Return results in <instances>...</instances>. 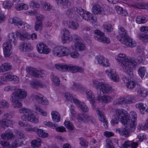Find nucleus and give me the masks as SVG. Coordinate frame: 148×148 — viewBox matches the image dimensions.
<instances>
[{
	"mask_svg": "<svg viewBox=\"0 0 148 148\" xmlns=\"http://www.w3.org/2000/svg\"><path fill=\"white\" fill-rule=\"evenodd\" d=\"M18 37L15 34L12 32L8 36V40H6L3 45V54L5 57H9L12 53V46L11 44L13 41L14 45L17 43V40Z\"/></svg>",
	"mask_w": 148,
	"mask_h": 148,
	"instance_id": "nucleus-1",
	"label": "nucleus"
},
{
	"mask_svg": "<svg viewBox=\"0 0 148 148\" xmlns=\"http://www.w3.org/2000/svg\"><path fill=\"white\" fill-rule=\"evenodd\" d=\"M118 62L121 63V66L125 72L130 71V69L135 68L136 63L134 61L125 57L124 54L120 53L115 58Z\"/></svg>",
	"mask_w": 148,
	"mask_h": 148,
	"instance_id": "nucleus-2",
	"label": "nucleus"
},
{
	"mask_svg": "<svg viewBox=\"0 0 148 148\" xmlns=\"http://www.w3.org/2000/svg\"><path fill=\"white\" fill-rule=\"evenodd\" d=\"M119 33V36H118L117 39L121 43L130 47L136 46L135 41L127 35V32L124 28L120 27Z\"/></svg>",
	"mask_w": 148,
	"mask_h": 148,
	"instance_id": "nucleus-3",
	"label": "nucleus"
},
{
	"mask_svg": "<svg viewBox=\"0 0 148 148\" xmlns=\"http://www.w3.org/2000/svg\"><path fill=\"white\" fill-rule=\"evenodd\" d=\"M20 113L23 114L22 119L23 121H27L34 123L38 122V118L34 115L32 110L27 108H23L19 110Z\"/></svg>",
	"mask_w": 148,
	"mask_h": 148,
	"instance_id": "nucleus-4",
	"label": "nucleus"
},
{
	"mask_svg": "<svg viewBox=\"0 0 148 148\" xmlns=\"http://www.w3.org/2000/svg\"><path fill=\"white\" fill-rule=\"evenodd\" d=\"M55 66L57 69L61 71H69L73 73L77 72L82 73L84 71V70L82 67L73 66V65L56 64L55 65Z\"/></svg>",
	"mask_w": 148,
	"mask_h": 148,
	"instance_id": "nucleus-5",
	"label": "nucleus"
},
{
	"mask_svg": "<svg viewBox=\"0 0 148 148\" xmlns=\"http://www.w3.org/2000/svg\"><path fill=\"white\" fill-rule=\"evenodd\" d=\"M136 99L135 97L132 95H128L125 97H120L113 102L114 105L130 104L134 103Z\"/></svg>",
	"mask_w": 148,
	"mask_h": 148,
	"instance_id": "nucleus-6",
	"label": "nucleus"
},
{
	"mask_svg": "<svg viewBox=\"0 0 148 148\" xmlns=\"http://www.w3.org/2000/svg\"><path fill=\"white\" fill-rule=\"evenodd\" d=\"M95 33L96 35L94 37L95 38L100 42L103 43L109 44L110 43V41L109 38L104 36V34L101 32L99 30L95 31Z\"/></svg>",
	"mask_w": 148,
	"mask_h": 148,
	"instance_id": "nucleus-7",
	"label": "nucleus"
},
{
	"mask_svg": "<svg viewBox=\"0 0 148 148\" xmlns=\"http://www.w3.org/2000/svg\"><path fill=\"white\" fill-rule=\"evenodd\" d=\"M61 32L62 40L63 43H66L67 41H70L72 40L73 37L70 35V32L69 30L64 28L62 30Z\"/></svg>",
	"mask_w": 148,
	"mask_h": 148,
	"instance_id": "nucleus-8",
	"label": "nucleus"
},
{
	"mask_svg": "<svg viewBox=\"0 0 148 148\" xmlns=\"http://www.w3.org/2000/svg\"><path fill=\"white\" fill-rule=\"evenodd\" d=\"M105 73L114 82H116L119 81V77L115 70L111 69H107L105 71Z\"/></svg>",
	"mask_w": 148,
	"mask_h": 148,
	"instance_id": "nucleus-9",
	"label": "nucleus"
},
{
	"mask_svg": "<svg viewBox=\"0 0 148 148\" xmlns=\"http://www.w3.org/2000/svg\"><path fill=\"white\" fill-rule=\"evenodd\" d=\"M27 96L26 92L24 90L21 89H17L15 92L12 93L11 95V96L19 99H24Z\"/></svg>",
	"mask_w": 148,
	"mask_h": 148,
	"instance_id": "nucleus-10",
	"label": "nucleus"
},
{
	"mask_svg": "<svg viewBox=\"0 0 148 148\" xmlns=\"http://www.w3.org/2000/svg\"><path fill=\"white\" fill-rule=\"evenodd\" d=\"M123 82L126 84L127 87L129 89H132L135 87L137 82L133 78L130 79L126 76H123L122 78Z\"/></svg>",
	"mask_w": 148,
	"mask_h": 148,
	"instance_id": "nucleus-11",
	"label": "nucleus"
},
{
	"mask_svg": "<svg viewBox=\"0 0 148 148\" xmlns=\"http://www.w3.org/2000/svg\"><path fill=\"white\" fill-rule=\"evenodd\" d=\"M73 101L77 107L84 112H87L89 111V109L88 107L84 103L80 101L76 98H73Z\"/></svg>",
	"mask_w": 148,
	"mask_h": 148,
	"instance_id": "nucleus-12",
	"label": "nucleus"
},
{
	"mask_svg": "<svg viewBox=\"0 0 148 148\" xmlns=\"http://www.w3.org/2000/svg\"><path fill=\"white\" fill-rule=\"evenodd\" d=\"M126 2L128 5L134 8H137L142 9H148V4L146 5L143 3H129V0H124Z\"/></svg>",
	"mask_w": 148,
	"mask_h": 148,
	"instance_id": "nucleus-13",
	"label": "nucleus"
},
{
	"mask_svg": "<svg viewBox=\"0 0 148 148\" xmlns=\"http://www.w3.org/2000/svg\"><path fill=\"white\" fill-rule=\"evenodd\" d=\"M130 114L132 118L131 120L132 122H129L130 123H129V124L130 125V127L131 128V132H132L134 131L135 130V127L136 124V121L137 119V115L136 112L134 111H131Z\"/></svg>",
	"mask_w": 148,
	"mask_h": 148,
	"instance_id": "nucleus-14",
	"label": "nucleus"
},
{
	"mask_svg": "<svg viewBox=\"0 0 148 148\" xmlns=\"http://www.w3.org/2000/svg\"><path fill=\"white\" fill-rule=\"evenodd\" d=\"M37 49L38 52L40 53L47 54L50 52V50L45 45L41 43L37 45Z\"/></svg>",
	"mask_w": 148,
	"mask_h": 148,
	"instance_id": "nucleus-15",
	"label": "nucleus"
},
{
	"mask_svg": "<svg viewBox=\"0 0 148 148\" xmlns=\"http://www.w3.org/2000/svg\"><path fill=\"white\" fill-rule=\"evenodd\" d=\"M103 93L108 94L111 93L113 91L112 87L107 84L103 83L99 90Z\"/></svg>",
	"mask_w": 148,
	"mask_h": 148,
	"instance_id": "nucleus-16",
	"label": "nucleus"
},
{
	"mask_svg": "<svg viewBox=\"0 0 148 148\" xmlns=\"http://www.w3.org/2000/svg\"><path fill=\"white\" fill-rule=\"evenodd\" d=\"M19 49L21 51H28L32 49V47L31 46V44L28 42H22L20 44Z\"/></svg>",
	"mask_w": 148,
	"mask_h": 148,
	"instance_id": "nucleus-17",
	"label": "nucleus"
},
{
	"mask_svg": "<svg viewBox=\"0 0 148 148\" xmlns=\"http://www.w3.org/2000/svg\"><path fill=\"white\" fill-rule=\"evenodd\" d=\"M82 17L85 20L90 21L92 23H95L96 21V18L94 17L90 13L86 11Z\"/></svg>",
	"mask_w": 148,
	"mask_h": 148,
	"instance_id": "nucleus-18",
	"label": "nucleus"
},
{
	"mask_svg": "<svg viewBox=\"0 0 148 148\" xmlns=\"http://www.w3.org/2000/svg\"><path fill=\"white\" fill-rule=\"evenodd\" d=\"M97 99L99 101L106 103L110 102L112 100V98L108 95H104L102 96L100 95H98Z\"/></svg>",
	"mask_w": 148,
	"mask_h": 148,
	"instance_id": "nucleus-19",
	"label": "nucleus"
},
{
	"mask_svg": "<svg viewBox=\"0 0 148 148\" xmlns=\"http://www.w3.org/2000/svg\"><path fill=\"white\" fill-rule=\"evenodd\" d=\"M27 72L33 77H38V75L40 72L39 70L37 69L28 67L26 69Z\"/></svg>",
	"mask_w": 148,
	"mask_h": 148,
	"instance_id": "nucleus-20",
	"label": "nucleus"
},
{
	"mask_svg": "<svg viewBox=\"0 0 148 148\" xmlns=\"http://www.w3.org/2000/svg\"><path fill=\"white\" fill-rule=\"evenodd\" d=\"M14 122L11 119H2L0 121V125L3 127H8L12 126Z\"/></svg>",
	"mask_w": 148,
	"mask_h": 148,
	"instance_id": "nucleus-21",
	"label": "nucleus"
},
{
	"mask_svg": "<svg viewBox=\"0 0 148 148\" xmlns=\"http://www.w3.org/2000/svg\"><path fill=\"white\" fill-rule=\"evenodd\" d=\"M96 111L97 112L98 115L99 116V120L101 122H103L104 125L106 127H107V121L106 120L105 118L104 113L102 112H101L99 110V109L97 108L96 109Z\"/></svg>",
	"mask_w": 148,
	"mask_h": 148,
	"instance_id": "nucleus-22",
	"label": "nucleus"
},
{
	"mask_svg": "<svg viewBox=\"0 0 148 148\" xmlns=\"http://www.w3.org/2000/svg\"><path fill=\"white\" fill-rule=\"evenodd\" d=\"M19 99L15 98L12 96H11L10 100L12 101V105L13 107L16 108H20L22 107V104L19 101Z\"/></svg>",
	"mask_w": 148,
	"mask_h": 148,
	"instance_id": "nucleus-23",
	"label": "nucleus"
},
{
	"mask_svg": "<svg viewBox=\"0 0 148 148\" xmlns=\"http://www.w3.org/2000/svg\"><path fill=\"white\" fill-rule=\"evenodd\" d=\"M136 107L139 109L140 113L142 114H144L145 112H148V108H146L147 107L145 104L141 103H138L136 104Z\"/></svg>",
	"mask_w": 148,
	"mask_h": 148,
	"instance_id": "nucleus-24",
	"label": "nucleus"
},
{
	"mask_svg": "<svg viewBox=\"0 0 148 148\" xmlns=\"http://www.w3.org/2000/svg\"><path fill=\"white\" fill-rule=\"evenodd\" d=\"M120 120L123 124L124 125H127L128 127H129L130 131L131 132V128L130 127V124H129V123H130L129 122L131 123L132 122L131 120L129 119V115L125 114L122 117H121Z\"/></svg>",
	"mask_w": 148,
	"mask_h": 148,
	"instance_id": "nucleus-25",
	"label": "nucleus"
},
{
	"mask_svg": "<svg viewBox=\"0 0 148 148\" xmlns=\"http://www.w3.org/2000/svg\"><path fill=\"white\" fill-rule=\"evenodd\" d=\"M16 34L17 37L22 40L29 39L30 37L29 34L28 33H23L20 31H16Z\"/></svg>",
	"mask_w": 148,
	"mask_h": 148,
	"instance_id": "nucleus-26",
	"label": "nucleus"
},
{
	"mask_svg": "<svg viewBox=\"0 0 148 148\" xmlns=\"http://www.w3.org/2000/svg\"><path fill=\"white\" fill-rule=\"evenodd\" d=\"M14 136L12 132L6 131L5 132L1 135V137L3 140H9L14 138Z\"/></svg>",
	"mask_w": 148,
	"mask_h": 148,
	"instance_id": "nucleus-27",
	"label": "nucleus"
},
{
	"mask_svg": "<svg viewBox=\"0 0 148 148\" xmlns=\"http://www.w3.org/2000/svg\"><path fill=\"white\" fill-rule=\"evenodd\" d=\"M92 12L95 14H104L103 8L99 5H96L93 6L92 9Z\"/></svg>",
	"mask_w": 148,
	"mask_h": 148,
	"instance_id": "nucleus-28",
	"label": "nucleus"
},
{
	"mask_svg": "<svg viewBox=\"0 0 148 148\" xmlns=\"http://www.w3.org/2000/svg\"><path fill=\"white\" fill-rule=\"evenodd\" d=\"M116 131L120 135L126 137H128L130 133V132L124 128L117 129Z\"/></svg>",
	"mask_w": 148,
	"mask_h": 148,
	"instance_id": "nucleus-29",
	"label": "nucleus"
},
{
	"mask_svg": "<svg viewBox=\"0 0 148 148\" xmlns=\"http://www.w3.org/2000/svg\"><path fill=\"white\" fill-rule=\"evenodd\" d=\"M127 114V112L123 109L117 108L116 110L115 116L118 117L120 119L121 117Z\"/></svg>",
	"mask_w": 148,
	"mask_h": 148,
	"instance_id": "nucleus-30",
	"label": "nucleus"
},
{
	"mask_svg": "<svg viewBox=\"0 0 148 148\" xmlns=\"http://www.w3.org/2000/svg\"><path fill=\"white\" fill-rule=\"evenodd\" d=\"M74 45L75 48L79 51H83L85 49V45L80 40L76 41Z\"/></svg>",
	"mask_w": 148,
	"mask_h": 148,
	"instance_id": "nucleus-31",
	"label": "nucleus"
},
{
	"mask_svg": "<svg viewBox=\"0 0 148 148\" xmlns=\"http://www.w3.org/2000/svg\"><path fill=\"white\" fill-rule=\"evenodd\" d=\"M30 97L33 99H35L36 101L39 103L42 102V96L39 93L34 92L31 94Z\"/></svg>",
	"mask_w": 148,
	"mask_h": 148,
	"instance_id": "nucleus-32",
	"label": "nucleus"
},
{
	"mask_svg": "<svg viewBox=\"0 0 148 148\" xmlns=\"http://www.w3.org/2000/svg\"><path fill=\"white\" fill-rule=\"evenodd\" d=\"M53 121L58 122L60 120V117L59 114L56 111H52L51 113Z\"/></svg>",
	"mask_w": 148,
	"mask_h": 148,
	"instance_id": "nucleus-33",
	"label": "nucleus"
},
{
	"mask_svg": "<svg viewBox=\"0 0 148 148\" xmlns=\"http://www.w3.org/2000/svg\"><path fill=\"white\" fill-rule=\"evenodd\" d=\"M138 72L139 75L142 79L145 76L146 78L148 77V74L146 72V69L145 67H139L138 70Z\"/></svg>",
	"mask_w": 148,
	"mask_h": 148,
	"instance_id": "nucleus-34",
	"label": "nucleus"
},
{
	"mask_svg": "<svg viewBox=\"0 0 148 148\" xmlns=\"http://www.w3.org/2000/svg\"><path fill=\"white\" fill-rule=\"evenodd\" d=\"M9 20L11 21V23H13L14 25H17L19 28L21 27V24L22 22V20L20 18L15 17L13 18L10 19Z\"/></svg>",
	"mask_w": 148,
	"mask_h": 148,
	"instance_id": "nucleus-35",
	"label": "nucleus"
},
{
	"mask_svg": "<svg viewBox=\"0 0 148 148\" xmlns=\"http://www.w3.org/2000/svg\"><path fill=\"white\" fill-rule=\"evenodd\" d=\"M23 144V142L22 139L17 138L15 140L14 142L11 144L12 147H11L10 148L17 147L21 146Z\"/></svg>",
	"mask_w": 148,
	"mask_h": 148,
	"instance_id": "nucleus-36",
	"label": "nucleus"
},
{
	"mask_svg": "<svg viewBox=\"0 0 148 148\" xmlns=\"http://www.w3.org/2000/svg\"><path fill=\"white\" fill-rule=\"evenodd\" d=\"M36 132L38 136L41 138H45L47 137L48 135L47 133H46L42 129H38L36 127V130L35 131Z\"/></svg>",
	"mask_w": 148,
	"mask_h": 148,
	"instance_id": "nucleus-37",
	"label": "nucleus"
},
{
	"mask_svg": "<svg viewBox=\"0 0 148 148\" xmlns=\"http://www.w3.org/2000/svg\"><path fill=\"white\" fill-rule=\"evenodd\" d=\"M103 83L102 82H99L97 80L93 79L91 85L97 90H99Z\"/></svg>",
	"mask_w": 148,
	"mask_h": 148,
	"instance_id": "nucleus-38",
	"label": "nucleus"
},
{
	"mask_svg": "<svg viewBox=\"0 0 148 148\" xmlns=\"http://www.w3.org/2000/svg\"><path fill=\"white\" fill-rule=\"evenodd\" d=\"M86 96L88 100L90 101L93 102L95 99L94 94L91 90H87L86 91Z\"/></svg>",
	"mask_w": 148,
	"mask_h": 148,
	"instance_id": "nucleus-39",
	"label": "nucleus"
},
{
	"mask_svg": "<svg viewBox=\"0 0 148 148\" xmlns=\"http://www.w3.org/2000/svg\"><path fill=\"white\" fill-rule=\"evenodd\" d=\"M61 46H57L55 47L53 50V54L58 57L62 56Z\"/></svg>",
	"mask_w": 148,
	"mask_h": 148,
	"instance_id": "nucleus-40",
	"label": "nucleus"
},
{
	"mask_svg": "<svg viewBox=\"0 0 148 148\" xmlns=\"http://www.w3.org/2000/svg\"><path fill=\"white\" fill-rule=\"evenodd\" d=\"M32 87L33 88H36L38 87H43V85L42 82L36 80L31 81L30 83Z\"/></svg>",
	"mask_w": 148,
	"mask_h": 148,
	"instance_id": "nucleus-41",
	"label": "nucleus"
},
{
	"mask_svg": "<svg viewBox=\"0 0 148 148\" xmlns=\"http://www.w3.org/2000/svg\"><path fill=\"white\" fill-rule=\"evenodd\" d=\"M138 94L140 96L145 97L147 95V90L144 88H141L138 90Z\"/></svg>",
	"mask_w": 148,
	"mask_h": 148,
	"instance_id": "nucleus-42",
	"label": "nucleus"
},
{
	"mask_svg": "<svg viewBox=\"0 0 148 148\" xmlns=\"http://www.w3.org/2000/svg\"><path fill=\"white\" fill-rule=\"evenodd\" d=\"M15 8L18 10H27L28 9V6L26 4L22 3H19L16 5Z\"/></svg>",
	"mask_w": 148,
	"mask_h": 148,
	"instance_id": "nucleus-43",
	"label": "nucleus"
},
{
	"mask_svg": "<svg viewBox=\"0 0 148 148\" xmlns=\"http://www.w3.org/2000/svg\"><path fill=\"white\" fill-rule=\"evenodd\" d=\"M43 27L42 21H36L34 25V29L36 31H40L42 29Z\"/></svg>",
	"mask_w": 148,
	"mask_h": 148,
	"instance_id": "nucleus-44",
	"label": "nucleus"
},
{
	"mask_svg": "<svg viewBox=\"0 0 148 148\" xmlns=\"http://www.w3.org/2000/svg\"><path fill=\"white\" fill-rule=\"evenodd\" d=\"M50 76L54 85L55 86H58L60 84V81L58 77L54 75L53 73H52Z\"/></svg>",
	"mask_w": 148,
	"mask_h": 148,
	"instance_id": "nucleus-45",
	"label": "nucleus"
},
{
	"mask_svg": "<svg viewBox=\"0 0 148 148\" xmlns=\"http://www.w3.org/2000/svg\"><path fill=\"white\" fill-rule=\"evenodd\" d=\"M114 8L118 13L125 16L127 14V12L121 7L118 6H115Z\"/></svg>",
	"mask_w": 148,
	"mask_h": 148,
	"instance_id": "nucleus-46",
	"label": "nucleus"
},
{
	"mask_svg": "<svg viewBox=\"0 0 148 148\" xmlns=\"http://www.w3.org/2000/svg\"><path fill=\"white\" fill-rule=\"evenodd\" d=\"M21 24V27L19 28L21 29L26 31L30 29L32 27L31 25L25 22L22 21Z\"/></svg>",
	"mask_w": 148,
	"mask_h": 148,
	"instance_id": "nucleus-47",
	"label": "nucleus"
},
{
	"mask_svg": "<svg viewBox=\"0 0 148 148\" xmlns=\"http://www.w3.org/2000/svg\"><path fill=\"white\" fill-rule=\"evenodd\" d=\"M138 38L143 42H148V34L141 33L138 34Z\"/></svg>",
	"mask_w": 148,
	"mask_h": 148,
	"instance_id": "nucleus-48",
	"label": "nucleus"
},
{
	"mask_svg": "<svg viewBox=\"0 0 148 148\" xmlns=\"http://www.w3.org/2000/svg\"><path fill=\"white\" fill-rule=\"evenodd\" d=\"M41 140L39 138L32 141L31 142V145L33 147H38L41 145Z\"/></svg>",
	"mask_w": 148,
	"mask_h": 148,
	"instance_id": "nucleus-49",
	"label": "nucleus"
},
{
	"mask_svg": "<svg viewBox=\"0 0 148 148\" xmlns=\"http://www.w3.org/2000/svg\"><path fill=\"white\" fill-rule=\"evenodd\" d=\"M69 26L73 29H77L79 27V25L78 23L73 21H69Z\"/></svg>",
	"mask_w": 148,
	"mask_h": 148,
	"instance_id": "nucleus-50",
	"label": "nucleus"
},
{
	"mask_svg": "<svg viewBox=\"0 0 148 148\" xmlns=\"http://www.w3.org/2000/svg\"><path fill=\"white\" fill-rule=\"evenodd\" d=\"M73 88L75 90H85V88L81 85L77 84L74 82H73Z\"/></svg>",
	"mask_w": 148,
	"mask_h": 148,
	"instance_id": "nucleus-51",
	"label": "nucleus"
},
{
	"mask_svg": "<svg viewBox=\"0 0 148 148\" xmlns=\"http://www.w3.org/2000/svg\"><path fill=\"white\" fill-rule=\"evenodd\" d=\"M64 124L66 127L69 130H74V127L73 124L69 121H65Z\"/></svg>",
	"mask_w": 148,
	"mask_h": 148,
	"instance_id": "nucleus-52",
	"label": "nucleus"
},
{
	"mask_svg": "<svg viewBox=\"0 0 148 148\" xmlns=\"http://www.w3.org/2000/svg\"><path fill=\"white\" fill-rule=\"evenodd\" d=\"M96 59L98 64L102 66H108L109 65L108 63V64H106L103 63V62L104 60V58L103 56H97L96 57Z\"/></svg>",
	"mask_w": 148,
	"mask_h": 148,
	"instance_id": "nucleus-53",
	"label": "nucleus"
},
{
	"mask_svg": "<svg viewBox=\"0 0 148 148\" xmlns=\"http://www.w3.org/2000/svg\"><path fill=\"white\" fill-rule=\"evenodd\" d=\"M147 20L144 17L138 16L136 18V21L137 23L143 24L147 22Z\"/></svg>",
	"mask_w": 148,
	"mask_h": 148,
	"instance_id": "nucleus-54",
	"label": "nucleus"
},
{
	"mask_svg": "<svg viewBox=\"0 0 148 148\" xmlns=\"http://www.w3.org/2000/svg\"><path fill=\"white\" fill-rule=\"evenodd\" d=\"M62 56H68L69 55V49L68 48L61 46Z\"/></svg>",
	"mask_w": 148,
	"mask_h": 148,
	"instance_id": "nucleus-55",
	"label": "nucleus"
},
{
	"mask_svg": "<svg viewBox=\"0 0 148 148\" xmlns=\"http://www.w3.org/2000/svg\"><path fill=\"white\" fill-rule=\"evenodd\" d=\"M2 67L4 72L11 69L12 66L10 63L6 62L2 65Z\"/></svg>",
	"mask_w": 148,
	"mask_h": 148,
	"instance_id": "nucleus-56",
	"label": "nucleus"
},
{
	"mask_svg": "<svg viewBox=\"0 0 148 148\" xmlns=\"http://www.w3.org/2000/svg\"><path fill=\"white\" fill-rule=\"evenodd\" d=\"M24 127L25 130L27 131L34 132L36 130V127L32 128L31 125L27 124H26Z\"/></svg>",
	"mask_w": 148,
	"mask_h": 148,
	"instance_id": "nucleus-57",
	"label": "nucleus"
},
{
	"mask_svg": "<svg viewBox=\"0 0 148 148\" xmlns=\"http://www.w3.org/2000/svg\"><path fill=\"white\" fill-rule=\"evenodd\" d=\"M41 4L43 8L45 10L49 11L51 8V6H50V4L45 1H42L41 2Z\"/></svg>",
	"mask_w": 148,
	"mask_h": 148,
	"instance_id": "nucleus-58",
	"label": "nucleus"
},
{
	"mask_svg": "<svg viewBox=\"0 0 148 148\" xmlns=\"http://www.w3.org/2000/svg\"><path fill=\"white\" fill-rule=\"evenodd\" d=\"M34 107L36 110L39 112L41 115L43 116H46L47 115V113L45 111L42 110L41 108H40V106L38 105H35Z\"/></svg>",
	"mask_w": 148,
	"mask_h": 148,
	"instance_id": "nucleus-59",
	"label": "nucleus"
},
{
	"mask_svg": "<svg viewBox=\"0 0 148 148\" xmlns=\"http://www.w3.org/2000/svg\"><path fill=\"white\" fill-rule=\"evenodd\" d=\"M106 141V148H114L112 142L110 139L107 138Z\"/></svg>",
	"mask_w": 148,
	"mask_h": 148,
	"instance_id": "nucleus-60",
	"label": "nucleus"
},
{
	"mask_svg": "<svg viewBox=\"0 0 148 148\" xmlns=\"http://www.w3.org/2000/svg\"><path fill=\"white\" fill-rule=\"evenodd\" d=\"M10 77V80H13L15 84H17L19 82V79L18 77L15 75H12L10 74L8 76V78Z\"/></svg>",
	"mask_w": 148,
	"mask_h": 148,
	"instance_id": "nucleus-61",
	"label": "nucleus"
},
{
	"mask_svg": "<svg viewBox=\"0 0 148 148\" xmlns=\"http://www.w3.org/2000/svg\"><path fill=\"white\" fill-rule=\"evenodd\" d=\"M84 119V122H92L94 120V118L92 116L86 114Z\"/></svg>",
	"mask_w": 148,
	"mask_h": 148,
	"instance_id": "nucleus-62",
	"label": "nucleus"
},
{
	"mask_svg": "<svg viewBox=\"0 0 148 148\" xmlns=\"http://www.w3.org/2000/svg\"><path fill=\"white\" fill-rule=\"evenodd\" d=\"M103 29L106 31L108 32H111L112 30V26L111 24H104L103 25Z\"/></svg>",
	"mask_w": 148,
	"mask_h": 148,
	"instance_id": "nucleus-63",
	"label": "nucleus"
},
{
	"mask_svg": "<svg viewBox=\"0 0 148 148\" xmlns=\"http://www.w3.org/2000/svg\"><path fill=\"white\" fill-rule=\"evenodd\" d=\"M130 143V141L128 140L126 141L120 147V148H128L130 147L131 144Z\"/></svg>",
	"mask_w": 148,
	"mask_h": 148,
	"instance_id": "nucleus-64",
	"label": "nucleus"
}]
</instances>
